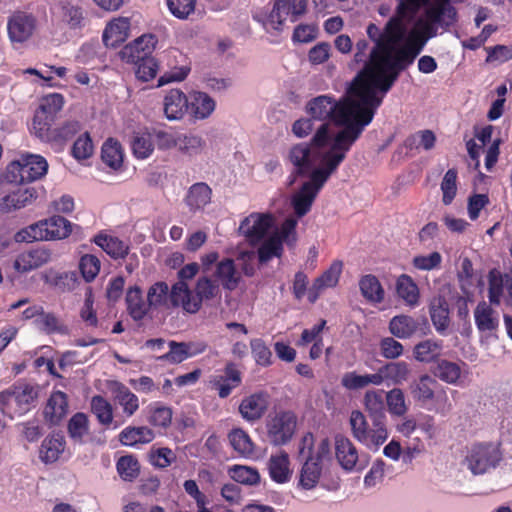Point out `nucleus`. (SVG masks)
Wrapping results in <instances>:
<instances>
[{"label": "nucleus", "mask_w": 512, "mask_h": 512, "mask_svg": "<svg viewBox=\"0 0 512 512\" xmlns=\"http://www.w3.org/2000/svg\"><path fill=\"white\" fill-rule=\"evenodd\" d=\"M123 150L119 142L108 139L102 146L101 158L103 162L113 169H119L123 164Z\"/></svg>", "instance_id": "nucleus-57"}, {"label": "nucleus", "mask_w": 512, "mask_h": 512, "mask_svg": "<svg viewBox=\"0 0 512 512\" xmlns=\"http://www.w3.org/2000/svg\"><path fill=\"white\" fill-rule=\"evenodd\" d=\"M366 33L374 46L370 50L366 66L357 73V76L371 94L378 109L400 72L413 64L422 46L408 43L398 48L405 35L394 23L383 29L370 23Z\"/></svg>", "instance_id": "nucleus-1"}, {"label": "nucleus", "mask_w": 512, "mask_h": 512, "mask_svg": "<svg viewBox=\"0 0 512 512\" xmlns=\"http://www.w3.org/2000/svg\"><path fill=\"white\" fill-rule=\"evenodd\" d=\"M435 3L425 11L426 19L438 23L448 30L457 22V10L450 4L451 0H434Z\"/></svg>", "instance_id": "nucleus-23"}, {"label": "nucleus", "mask_w": 512, "mask_h": 512, "mask_svg": "<svg viewBox=\"0 0 512 512\" xmlns=\"http://www.w3.org/2000/svg\"><path fill=\"white\" fill-rule=\"evenodd\" d=\"M39 227L43 241L65 239L72 232V223L59 215L39 221Z\"/></svg>", "instance_id": "nucleus-26"}, {"label": "nucleus", "mask_w": 512, "mask_h": 512, "mask_svg": "<svg viewBox=\"0 0 512 512\" xmlns=\"http://www.w3.org/2000/svg\"><path fill=\"white\" fill-rule=\"evenodd\" d=\"M212 198V189L205 182H197L191 185L184 198L185 204L193 213L202 211Z\"/></svg>", "instance_id": "nucleus-31"}, {"label": "nucleus", "mask_w": 512, "mask_h": 512, "mask_svg": "<svg viewBox=\"0 0 512 512\" xmlns=\"http://www.w3.org/2000/svg\"><path fill=\"white\" fill-rule=\"evenodd\" d=\"M348 130L331 133L329 123H322L309 142H300L290 147L287 161L293 166L289 185L298 178L311 176L316 171L328 172L329 179L346 159L353 146Z\"/></svg>", "instance_id": "nucleus-2"}, {"label": "nucleus", "mask_w": 512, "mask_h": 512, "mask_svg": "<svg viewBox=\"0 0 512 512\" xmlns=\"http://www.w3.org/2000/svg\"><path fill=\"white\" fill-rule=\"evenodd\" d=\"M186 290L187 296H183V310L191 314L197 313L203 302L210 301L220 294L219 285L208 276L198 278L193 292L188 286Z\"/></svg>", "instance_id": "nucleus-14"}, {"label": "nucleus", "mask_w": 512, "mask_h": 512, "mask_svg": "<svg viewBox=\"0 0 512 512\" xmlns=\"http://www.w3.org/2000/svg\"><path fill=\"white\" fill-rule=\"evenodd\" d=\"M216 103L205 92H194L189 102V110L195 119H206L215 110Z\"/></svg>", "instance_id": "nucleus-47"}, {"label": "nucleus", "mask_w": 512, "mask_h": 512, "mask_svg": "<svg viewBox=\"0 0 512 512\" xmlns=\"http://www.w3.org/2000/svg\"><path fill=\"white\" fill-rule=\"evenodd\" d=\"M93 242L114 260L124 259L129 253V246L117 237L104 233L97 234Z\"/></svg>", "instance_id": "nucleus-39"}, {"label": "nucleus", "mask_w": 512, "mask_h": 512, "mask_svg": "<svg viewBox=\"0 0 512 512\" xmlns=\"http://www.w3.org/2000/svg\"><path fill=\"white\" fill-rule=\"evenodd\" d=\"M322 466L319 459L308 456L300 472V485L305 489H312L318 483L321 476Z\"/></svg>", "instance_id": "nucleus-51"}, {"label": "nucleus", "mask_w": 512, "mask_h": 512, "mask_svg": "<svg viewBox=\"0 0 512 512\" xmlns=\"http://www.w3.org/2000/svg\"><path fill=\"white\" fill-rule=\"evenodd\" d=\"M155 438V433L147 426H128L119 433V441L124 446L136 447L148 444Z\"/></svg>", "instance_id": "nucleus-37"}, {"label": "nucleus", "mask_w": 512, "mask_h": 512, "mask_svg": "<svg viewBox=\"0 0 512 512\" xmlns=\"http://www.w3.org/2000/svg\"><path fill=\"white\" fill-rule=\"evenodd\" d=\"M176 459V453L168 447L155 448L153 446L149 452L150 464L159 469L169 467Z\"/></svg>", "instance_id": "nucleus-64"}, {"label": "nucleus", "mask_w": 512, "mask_h": 512, "mask_svg": "<svg viewBox=\"0 0 512 512\" xmlns=\"http://www.w3.org/2000/svg\"><path fill=\"white\" fill-rule=\"evenodd\" d=\"M61 20L70 29H78L83 26L84 13L81 6L68 0H61L58 3Z\"/></svg>", "instance_id": "nucleus-48"}, {"label": "nucleus", "mask_w": 512, "mask_h": 512, "mask_svg": "<svg viewBox=\"0 0 512 512\" xmlns=\"http://www.w3.org/2000/svg\"><path fill=\"white\" fill-rule=\"evenodd\" d=\"M67 431L75 444H83L89 434V419L85 413L77 412L68 421Z\"/></svg>", "instance_id": "nucleus-53"}, {"label": "nucleus", "mask_w": 512, "mask_h": 512, "mask_svg": "<svg viewBox=\"0 0 512 512\" xmlns=\"http://www.w3.org/2000/svg\"><path fill=\"white\" fill-rule=\"evenodd\" d=\"M125 302L128 314L135 321L143 320L150 311L148 298L144 299L143 291L138 285L127 289Z\"/></svg>", "instance_id": "nucleus-29"}, {"label": "nucleus", "mask_w": 512, "mask_h": 512, "mask_svg": "<svg viewBox=\"0 0 512 512\" xmlns=\"http://www.w3.org/2000/svg\"><path fill=\"white\" fill-rule=\"evenodd\" d=\"M157 43L158 39L154 34H144L122 48L121 59L129 62L139 59L140 56L152 55Z\"/></svg>", "instance_id": "nucleus-24"}, {"label": "nucleus", "mask_w": 512, "mask_h": 512, "mask_svg": "<svg viewBox=\"0 0 512 512\" xmlns=\"http://www.w3.org/2000/svg\"><path fill=\"white\" fill-rule=\"evenodd\" d=\"M274 223L275 217L273 214L253 212L241 221L239 232L250 242H259L273 227Z\"/></svg>", "instance_id": "nucleus-15"}, {"label": "nucleus", "mask_w": 512, "mask_h": 512, "mask_svg": "<svg viewBox=\"0 0 512 512\" xmlns=\"http://www.w3.org/2000/svg\"><path fill=\"white\" fill-rule=\"evenodd\" d=\"M169 351L159 357L160 360L171 364H179L184 360L203 353L207 345L203 342H176L168 343Z\"/></svg>", "instance_id": "nucleus-21"}, {"label": "nucleus", "mask_w": 512, "mask_h": 512, "mask_svg": "<svg viewBox=\"0 0 512 512\" xmlns=\"http://www.w3.org/2000/svg\"><path fill=\"white\" fill-rule=\"evenodd\" d=\"M48 171L46 159L36 154H23L6 168L5 178L14 184H24L41 179Z\"/></svg>", "instance_id": "nucleus-6"}, {"label": "nucleus", "mask_w": 512, "mask_h": 512, "mask_svg": "<svg viewBox=\"0 0 512 512\" xmlns=\"http://www.w3.org/2000/svg\"><path fill=\"white\" fill-rule=\"evenodd\" d=\"M37 397L34 388L28 384H14L9 389L0 392V409L3 413L15 406L14 413L23 415L30 410L31 404Z\"/></svg>", "instance_id": "nucleus-13"}, {"label": "nucleus", "mask_w": 512, "mask_h": 512, "mask_svg": "<svg viewBox=\"0 0 512 512\" xmlns=\"http://www.w3.org/2000/svg\"><path fill=\"white\" fill-rule=\"evenodd\" d=\"M52 258V252L45 246L25 250L18 254L14 261V269L19 273H27L38 269Z\"/></svg>", "instance_id": "nucleus-19"}, {"label": "nucleus", "mask_w": 512, "mask_h": 512, "mask_svg": "<svg viewBox=\"0 0 512 512\" xmlns=\"http://www.w3.org/2000/svg\"><path fill=\"white\" fill-rule=\"evenodd\" d=\"M64 97L60 93H52L42 98L32 121V132L40 140L47 142L53 129L57 114L62 110Z\"/></svg>", "instance_id": "nucleus-7"}, {"label": "nucleus", "mask_w": 512, "mask_h": 512, "mask_svg": "<svg viewBox=\"0 0 512 512\" xmlns=\"http://www.w3.org/2000/svg\"><path fill=\"white\" fill-rule=\"evenodd\" d=\"M385 403L388 412L393 417H404L409 410L404 391L398 387L385 393Z\"/></svg>", "instance_id": "nucleus-52"}, {"label": "nucleus", "mask_w": 512, "mask_h": 512, "mask_svg": "<svg viewBox=\"0 0 512 512\" xmlns=\"http://www.w3.org/2000/svg\"><path fill=\"white\" fill-rule=\"evenodd\" d=\"M365 88L356 75L346 94L339 100L331 95L317 96L308 101L306 113L314 120L332 122L341 127L339 131L348 130L354 137V144L365 127L372 122L377 111L371 94Z\"/></svg>", "instance_id": "nucleus-3"}, {"label": "nucleus", "mask_w": 512, "mask_h": 512, "mask_svg": "<svg viewBox=\"0 0 512 512\" xmlns=\"http://www.w3.org/2000/svg\"><path fill=\"white\" fill-rule=\"evenodd\" d=\"M183 296H187L186 286L182 282H176L171 289L166 282L154 283L147 291L148 303L151 310L183 308Z\"/></svg>", "instance_id": "nucleus-9"}, {"label": "nucleus", "mask_w": 512, "mask_h": 512, "mask_svg": "<svg viewBox=\"0 0 512 512\" xmlns=\"http://www.w3.org/2000/svg\"><path fill=\"white\" fill-rule=\"evenodd\" d=\"M68 412L67 396L57 391L51 394L44 408V417L51 425H58Z\"/></svg>", "instance_id": "nucleus-34"}, {"label": "nucleus", "mask_w": 512, "mask_h": 512, "mask_svg": "<svg viewBox=\"0 0 512 512\" xmlns=\"http://www.w3.org/2000/svg\"><path fill=\"white\" fill-rule=\"evenodd\" d=\"M396 294L407 306L415 307L419 304L420 291L413 278L401 274L396 280Z\"/></svg>", "instance_id": "nucleus-41"}, {"label": "nucleus", "mask_w": 512, "mask_h": 512, "mask_svg": "<svg viewBox=\"0 0 512 512\" xmlns=\"http://www.w3.org/2000/svg\"><path fill=\"white\" fill-rule=\"evenodd\" d=\"M341 385L347 390H360L369 385L380 386L381 378L376 373L360 375L355 371L345 373Z\"/></svg>", "instance_id": "nucleus-49"}, {"label": "nucleus", "mask_w": 512, "mask_h": 512, "mask_svg": "<svg viewBox=\"0 0 512 512\" xmlns=\"http://www.w3.org/2000/svg\"><path fill=\"white\" fill-rule=\"evenodd\" d=\"M228 440L232 448L242 456H251L255 451V445L249 434L242 428H234L228 434Z\"/></svg>", "instance_id": "nucleus-55"}, {"label": "nucleus", "mask_w": 512, "mask_h": 512, "mask_svg": "<svg viewBox=\"0 0 512 512\" xmlns=\"http://www.w3.org/2000/svg\"><path fill=\"white\" fill-rule=\"evenodd\" d=\"M334 442L336 459L344 470H361L365 467V464L360 462L358 449L351 439L343 434H337L334 437Z\"/></svg>", "instance_id": "nucleus-17"}, {"label": "nucleus", "mask_w": 512, "mask_h": 512, "mask_svg": "<svg viewBox=\"0 0 512 512\" xmlns=\"http://www.w3.org/2000/svg\"><path fill=\"white\" fill-rule=\"evenodd\" d=\"M418 329V321L406 314L396 315L389 322L390 333L399 339L411 338Z\"/></svg>", "instance_id": "nucleus-42"}, {"label": "nucleus", "mask_w": 512, "mask_h": 512, "mask_svg": "<svg viewBox=\"0 0 512 512\" xmlns=\"http://www.w3.org/2000/svg\"><path fill=\"white\" fill-rule=\"evenodd\" d=\"M494 314V310L485 302L478 304L474 318L479 331L491 332L498 327V319Z\"/></svg>", "instance_id": "nucleus-56"}, {"label": "nucleus", "mask_w": 512, "mask_h": 512, "mask_svg": "<svg viewBox=\"0 0 512 512\" xmlns=\"http://www.w3.org/2000/svg\"><path fill=\"white\" fill-rule=\"evenodd\" d=\"M130 21L119 17L109 22L104 29L102 40L106 47L116 48L126 41L129 35Z\"/></svg>", "instance_id": "nucleus-28"}, {"label": "nucleus", "mask_w": 512, "mask_h": 512, "mask_svg": "<svg viewBox=\"0 0 512 512\" xmlns=\"http://www.w3.org/2000/svg\"><path fill=\"white\" fill-rule=\"evenodd\" d=\"M212 276L218 285L229 291L235 290L241 280V274L231 258L218 261Z\"/></svg>", "instance_id": "nucleus-25"}, {"label": "nucleus", "mask_w": 512, "mask_h": 512, "mask_svg": "<svg viewBox=\"0 0 512 512\" xmlns=\"http://www.w3.org/2000/svg\"><path fill=\"white\" fill-rule=\"evenodd\" d=\"M241 383L242 374L233 362H228L223 374L214 376L210 381L211 388L217 391L221 399L229 397L232 391L239 387Z\"/></svg>", "instance_id": "nucleus-20"}, {"label": "nucleus", "mask_w": 512, "mask_h": 512, "mask_svg": "<svg viewBox=\"0 0 512 512\" xmlns=\"http://www.w3.org/2000/svg\"><path fill=\"white\" fill-rule=\"evenodd\" d=\"M65 439L60 434L47 436L40 447V459L48 464L56 462L65 449Z\"/></svg>", "instance_id": "nucleus-45"}, {"label": "nucleus", "mask_w": 512, "mask_h": 512, "mask_svg": "<svg viewBox=\"0 0 512 512\" xmlns=\"http://www.w3.org/2000/svg\"><path fill=\"white\" fill-rule=\"evenodd\" d=\"M91 411L96 416L98 422L104 426H109L113 421L112 405L101 395H95L91 399Z\"/></svg>", "instance_id": "nucleus-62"}, {"label": "nucleus", "mask_w": 512, "mask_h": 512, "mask_svg": "<svg viewBox=\"0 0 512 512\" xmlns=\"http://www.w3.org/2000/svg\"><path fill=\"white\" fill-rule=\"evenodd\" d=\"M115 400L122 407L123 413L131 417L139 409L138 397L122 383H116L114 388Z\"/></svg>", "instance_id": "nucleus-54"}, {"label": "nucleus", "mask_w": 512, "mask_h": 512, "mask_svg": "<svg viewBox=\"0 0 512 512\" xmlns=\"http://www.w3.org/2000/svg\"><path fill=\"white\" fill-rule=\"evenodd\" d=\"M36 18L32 13L15 11L8 19V36L12 42L23 43L34 33Z\"/></svg>", "instance_id": "nucleus-16"}, {"label": "nucleus", "mask_w": 512, "mask_h": 512, "mask_svg": "<svg viewBox=\"0 0 512 512\" xmlns=\"http://www.w3.org/2000/svg\"><path fill=\"white\" fill-rule=\"evenodd\" d=\"M130 146L133 155L137 159H147L154 151L155 143L153 134L148 132H136L133 134Z\"/></svg>", "instance_id": "nucleus-50"}, {"label": "nucleus", "mask_w": 512, "mask_h": 512, "mask_svg": "<svg viewBox=\"0 0 512 512\" xmlns=\"http://www.w3.org/2000/svg\"><path fill=\"white\" fill-rule=\"evenodd\" d=\"M163 110L168 120H179L189 110V101L185 93L172 89L164 97Z\"/></svg>", "instance_id": "nucleus-27"}, {"label": "nucleus", "mask_w": 512, "mask_h": 512, "mask_svg": "<svg viewBox=\"0 0 512 512\" xmlns=\"http://www.w3.org/2000/svg\"><path fill=\"white\" fill-rule=\"evenodd\" d=\"M384 394L385 391L382 389H373L365 392L363 406L370 420L387 423Z\"/></svg>", "instance_id": "nucleus-30"}, {"label": "nucleus", "mask_w": 512, "mask_h": 512, "mask_svg": "<svg viewBox=\"0 0 512 512\" xmlns=\"http://www.w3.org/2000/svg\"><path fill=\"white\" fill-rule=\"evenodd\" d=\"M81 129L82 126L79 121H66L60 127L53 129L47 143L56 150H62L65 145L81 131Z\"/></svg>", "instance_id": "nucleus-36"}, {"label": "nucleus", "mask_w": 512, "mask_h": 512, "mask_svg": "<svg viewBox=\"0 0 512 512\" xmlns=\"http://www.w3.org/2000/svg\"><path fill=\"white\" fill-rule=\"evenodd\" d=\"M327 174L328 172L316 171L292 196L291 205L298 218L310 212L317 195L329 180Z\"/></svg>", "instance_id": "nucleus-11"}, {"label": "nucleus", "mask_w": 512, "mask_h": 512, "mask_svg": "<svg viewBox=\"0 0 512 512\" xmlns=\"http://www.w3.org/2000/svg\"><path fill=\"white\" fill-rule=\"evenodd\" d=\"M409 389L413 399L422 406H426L433 401H438L443 402V404L437 411L444 413L451 409L446 391L438 381L429 374L420 375L410 384Z\"/></svg>", "instance_id": "nucleus-8"}, {"label": "nucleus", "mask_w": 512, "mask_h": 512, "mask_svg": "<svg viewBox=\"0 0 512 512\" xmlns=\"http://www.w3.org/2000/svg\"><path fill=\"white\" fill-rule=\"evenodd\" d=\"M37 198V191L34 188L14 191L0 199V212L9 213L21 209Z\"/></svg>", "instance_id": "nucleus-35"}, {"label": "nucleus", "mask_w": 512, "mask_h": 512, "mask_svg": "<svg viewBox=\"0 0 512 512\" xmlns=\"http://www.w3.org/2000/svg\"><path fill=\"white\" fill-rule=\"evenodd\" d=\"M342 269L341 261H333L330 267L313 281L312 286L308 289L310 303H315L324 289L333 288L338 284Z\"/></svg>", "instance_id": "nucleus-22"}, {"label": "nucleus", "mask_w": 512, "mask_h": 512, "mask_svg": "<svg viewBox=\"0 0 512 512\" xmlns=\"http://www.w3.org/2000/svg\"><path fill=\"white\" fill-rule=\"evenodd\" d=\"M442 351V340L425 339L414 346L413 357L420 363L435 364L441 358Z\"/></svg>", "instance_id": "nucleus-32"}, {"label": "nucleus", "mask_w": 512, "mask_h": 512, "mask_svg": "<svg viewBox=\"0 0 512 512\" xmlns=\"http://www.w3.org/2000/svg\"><path fill=\"white\" fill-rule=\"evenodd\" d=\"M421 7L414 0H401L397 6L396 14L386 22L384 28H387L390 23H394L402 31V34L406 35L405 21L412 20Z\"/></svg>", "instance_id": "nucleus-43"}, {"label": "nucleus", "mask_w": 512, "mask_h": 512, "mask_svg": "<svg viewBox=\"0 0 512 512\" xmlns=\"http://www.w3.org/2000/svg\"><path fill=\"white\" fill-rule=\"evenodd\" d=\"M436 143V136L432 130H420L409 135L403 142V146L407 150H415L422 147L424 150H431Z\"/></svg>", "instance_id": "nucleus-58"}, {"label": "nucleus", "mask_w": 512, "mask_h": 512, "mask_svg": "<svg viewBox=\"0 0 512 512\" xmlns=\"http://www.w3.org/2000/svg\"><path fill=\"white\" fill-rule=\"evenodd\" d=\"M430 371L434 378L447 384H456L462 372L458 363L441 358L431 367Z\"/></svg>", "instance_id": "nucleus-46"}, {"label": "nucleus", "mask_w": 512, "mask_h": 512, "mask_svg": "<svg viewBox=\"0 0 512 512\" xmlns=\"http://www.w3.org/2000/svg\"><path fill=\"white\" fill-rule=\"evenodd\" d=\"M502 457L498 444L492 442L475 443L468 451L466 462L474 475H480L496 468Z\"/></svg>", "instance_id": "nucleus-10"}, {"label": "nucleus", "mask_w": 512, "mask_h": 512, "mask_svg": "<svg viewBox=\"0 0 512 512\" xmlns=\"http://www.w3.org/2000/svg\"><path fill=\"white\" fill-rule=\"evenodd\" d=\"M307 0H275L270 13L267 15L263 25L266 28L280 31L285 20L296 22L306 13Z\"/></svg>", "instance_id": "nucleus-12"}, {"label": "nucleus", "mask_w": 512, "mask_h": 512, "mask_svg": "<svg viewBox=\"0 0 512 512\" xmlns=\"http://www.w3.org/2000/svg\"><path fill=\"white\" fill-rule=\"evenodd\" d=\"M359 289L369 303L379 304L384 301V288L375 275H363L359 280Z\"/></svg>", "instance_id": "nucleus-44"}, {"label": "nucleus", "mask_w": 512, "mask_h": 512, "mask_svg": "<svg viewBox=\"0 0 512 512\" xmlns=\"http://www.w3.org/2000/svg\"><path fill=\"white\" fill-rule=\"evenodd\" d=\"M505 288V275L498 269H492L488 273V299L491 304L499 305Z\"/></svg>", "instance_id": "nucleus-60"}, {"label": "nucleus", "mask_w": 512, "mask_h": 512, "mask_svg": "<svg viewBox=\"0 0 512 512\" xmlns=\"http://www.w3.org/2000/svg\"><path fill=\"white\" fill-rule=\"evenodd\" d=\"M230 477L237 483L243 485H257L260 482V474L256 468L234 465L229 469Z\"/></svg>", "instance_id": "nucleus-63"}, {"label": "nucleus", "mask_w": 512, "mask_h": 512, "mask_svg": "<svg viewBox=\"0 0 512 512\" xmlns=\"http://www.w3.org/2000/svg\"><path fill=\"white\" fill-rule=\"evenodd\" d=\"M429 314L435 330L443 335L450 325V311L446 299L444 297L433 299Z\"/></svg>", "instance_id": "nucleus-40"}, {"label": "nucleus", "mask_w": 512, "mask_h": 512, "mask_svg": "<svg viewBox=\"0 0 512 512\" xmlns=\"http://www.w3.org/2000/svg\"><path fill=\"white\" fill-rule=\"evenodd\" d=\"M298 429V416L291 409H275L265 420V433L268 442L274 447L289 444Z\"/></svg>", "instance_id": "nucleus-4"}, {"label": "nucleus", "mask_w": 512, "mask_h": 512, "mask_svg": "<svg viewBox=\"0 0 512 512\" xmlns=\"http://www.w3.org/2000/svg\"><path fill=\"white\" fill-rule=\"evenodd\" d=\"M268 470L270 478L279 484L286 483L291 478L289 455L285 451H280L276 455H271L268 461Z\"/></svg>", "instance_id": "nucleus-38"}, {"label": "nucleus", "mask_w": 512, "mask_h": 512, "mask_svg": "<svg viewBox=\"0 0 512 512\" xmlns=\"http://www.w3.org/2000/svg\"><path fill=\"white\" fill-rule=\"evenodd\" d=\"M377 375H380L381 385L385 381H391L394 385L406 382L411 375L410 365L405 361H392L381 366Z\"/></svg>", "instance_id": "nucleus-33"}, {"label": "nucleus", "mask_w": 512, "mask_h": 512, "mask_svg": "<svg viewBox=\"0 0 512 512\" xmlns=\"http://www.w3.org/2000/svg\"><path fill=\"white\" fill-rule=\"evenodd\" d=\"M269 404V394L265 391H258L241 400L239 413L247 422L255 423L265 415Z\"/></svg>", "instance_id": "nucleus-18"}, {"label": "nucleus", "mask_w": 512, "mask_h": 512, "mask_svg": "<svg viewBox=\"0 0 512 512\" xmlns=\"http://www.w3.org/2000/svg\"><path fill=\"white\" fill-rule=\"evenodd\" d=\"M128 63L136 65V77L145 82L155 78L158 71V62L152 55L140 56L139 59L135 58V61H129Z\"/></svg>", "instance_id": "nucleus-61"}, {"label": "nucleus", "mask_w": 512, "mask_h": 512, "mask_svg": "<svg viewBox=\"0 0 512 512\" xmlns=\"http://www.w3.org/2000/svg\"><path fill=\"white\" fill-rule=\"evenodd\" d=\"M370 425L366 416L360 410H353L349 417L351 435L369 450L377 451L388 439L387 423L371 420Z\"/></svg>", "instance_id": "nucleus-5"}, {"label": "nucleus", "mask_w": 512, "mask_h": 512, "mask_svg": "<svg viewBox=\"0 0 512 512\" xmlns=\"http://www.w3.org/2000/svg\"><path fill=\"white\" fill-rule=\"evenodd\" d=\"M116 469L122 480L133 482L140 474V463L134 455H125L117 460Z\"/></svg>", "instance_id": "nucleus-59"}]
</instances>
